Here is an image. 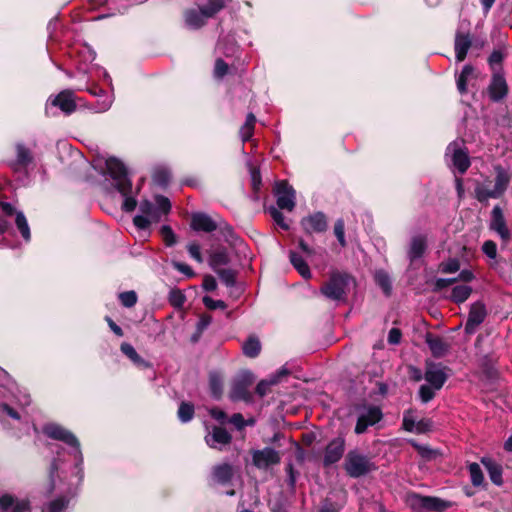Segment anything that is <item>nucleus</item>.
<instances>
[{
  "label": "nucleus",
  "mask_w": 512,
  "mask_h": 512,
  "mask_svg": "<svg viewBox=\"0 0 512 512\" xmlns=\"http://www.w3.org/2000/svg\"><path fill=\"white\" fill-rule=\"evenodd\" d=\"M230 1L231 0L199 1L197 3V8L189 9L185 12V25L192 30L201 28L209 18L214 17Z\"/></svg>",
  "instance_id": "obj_1"
},
{
  "label": "nucleus",
  "mask_w": 512,
  "mask_h": 512,
  "mask_svg": "<svg viewBox=\"0 0 512 512\" xmlns=\"http://www.w3.org/2000/svg\"><path fill=\"white\" fill-rule=\"evenodd\" d=\"M405 503L413 512H444L453 506L451 501L414 491L406 493Z\"/></svg>",
  "instance_id": "obj_2"
},
{
  "label": "nucleus",
  "mask_w": 512,
  "mask_h": 512,
  "mask_svg": "<svg viewBox=\"0 0 512 512\" xmlns=\"http://www.w3.org/2000/svg\"><path fill=\"white\" fill-rule=\"evenodd\" d=\"M106 173L115 181V188L121 195L132 193V181L128 177L125 164L116 157L105 161Z\"/></svg>",
  "instance_id": "obj_3"
},
{
  "label": "nucleus",
  "mask_w": 512,
  "mask_h": 512,
  "mask_svg": "<svg viewBox=\"0 0 512 512\" xmlns=\"http://www.w3.org/2000/svg\"><path fill=\"white\" fill-rule=\"evenodd\" d=\"M76 96L73 90L65 89L57 95L48 97L45 104V113L48 116H56L60 110L65 115H70L76 110Z\"/></svg>",
  "instance_id": "obj_4"
},
{
  "label": "nucleus",
  "mask_w": 512,
  "mask_h": 512,
  "mask_svg": "<svg viewBox=\"0 0 512 512\" xmlns=\"http://www.w3.org/2000/svg\"><path fill=\"white\" fill-rule=\"evenodd\" d=\"M376 469L377 466L357 450H350L345 457L344 470L351 478H360Z\"/></svg>",
  "instance_id": "obj_5"
},
{
  "label": "nucleus",
  "mask_w": 512,
  "mask_h": 512,
  "mask_svg": "<svg viewBox=\"0 0 512 512\" xmlns=\"http://www.w3.org/2000/svg\"><path fill=\"white\" fill-rule=\"evenodd\" d=\"M351 279V276L347 273L333 272L329 280L321 286L320 291L330 300H343L346 297L347 287Z\"/></svg>",
  "instance_id": "obj_6"
},
{
  "label": "nucleus",
  "mask_w": 512,
  "mask_h": 512,
  "mask_svg": "<svg viewBox=\"0 0 512 512\" xmlns=\"http://www.w3.org/2000/svg\"><path fill=\"white\" fill-rule=\"evenodd\" d=\"M255 375L250 370L240 371L234 378L229 392L232 401H252V394L249 391L250 386L255 382Z\"/></svg>",
  "instance_id": "obj_7"
},
{
  "label": "nucleus",
  "mask_w": 512,
  "mask_h": 512,
  "mask_svg": "<svg viewBox=\"0 0 512 512\" xmlns=\"http://www.w3.org/2000/svg\"><path fill=\"white\" fill-rule=\"evenodd\" d=\"M15 159L9 162V167L15 173L27 172L30 165H34L33 151L23 142H17L14 146Z\"/></svg>",
  "instance_id": "obj_8"
},
{
  "label": "nucleus",
  "mask_w": 512,
  "mask_h": 512,
  "mask_svg": "<svg viewBox=\"0 0 512 512\" xmlns=\"http://www.w3.org/2000/svg\"><path fill=\"white\" fill-rule=\"evenodd\" d=\"M42 431L44 435L50 439L61 441L76 449L80 448V442L77 437L71 431L59 424L48 423L43 426Z\"/></svg>",
  "instance_id": "obj_9"
},
{
  "label": "nucleus",
  "mask_w": 512,
  "mask_h": 512,
  "mask_svg": "<svg viewBox=\"0 0 512 512\" xmlns=\"http://www.w3.org/2000/svg\"><path fill=\"white\" fill-rule=\"evenodd\" d=\"M276 203L279 209L292 211L296 205L295 190L287 180L276 182L274 187Z\"/></svg>",
  "instance_id": "obj_10"
},
{
  "label": "nucleus",
  "mask_w": 512,
  "mask_h": 512,
  "mask_svg": "<svg viewBox=\"0 0 512 512\" xmlns=\"http://www.w3.org/2000/svg\"><path fill=\"white\" fill-rule=\"evenodd\" d=\"M345 438L338 436L332 439L324 449V456L322 459V465L324 468H328L333 464L339 462L345 452Z\"/></svg>",
  "instance_id": "obj_11"
},
{
  "label": "nucleus",
  "mask_w": 512,
  "mask_h": 512,
  "mask_svg": "<svg viewBox=\"0 0 512 512\" xmlns=\"http://www.w3.org/2000/svg\"><path fill=\"white\" fill-rule=\"evenodd\" d=\"M251 456L252 464L258 469H267L281 462L280 453L271 447H265L261 450H251Z\"/></svg>",
  "instance_id": "obj_12"
},
{
  "label": "nucleus",
  "mask_w": 512,
  "mask_h": 512,
  "mask_svg": "<svg viewBox=\"0 0 512 512\" xmlns=\"http://www.w3.org/2000/svg\"><path fill=\"white\" fill-rule=\"evenodd\" d=\"M300 225L307 235L324 233L328 229V219L325 213L317 211L303 217L300 221Z\"/></svg>",
  "instance_id": "obj_13"
},
{
  "label": "nucleus",
  "mask_w": 512,
  "mask_h": 512,
  "mask_svg": "<svg viewBox=\"0 0 512 512\" xmlns=\"http://www.w3.org/2000/svg\"><path fill=\"white\" fill-rule=\"evenodd\" d=\"M450 369L446 366H442L441 363H426L425 380L435 389L440 390L448 379L446 373Z\"/></svg>",
  "instance_id": "obj_14"
},
{
  "label": "nucleus",
  "mask_w": 512,
  "mask_h": 512,
  "mask_svg": "<svg viewBox=\"0 0 512 512\" xmlns=\"http://www.w3.org/2000/svg\"><path fill=\"white\" fill-rule=\"evenodd\" d=\"M487 316L486 306L482 301L471 304L464 331L468 335L475 333L477 327L482 324Z\"/></svg>",
  "instance_id": "obj_15"
},
{
  "label": "nucleus",
  "mask_w": 512,
  "mask_h": 512,
  "mask_svg": "<svg viewBox=\"0 0 512 512\" xmlns=\"http://www.w3.org/2000/svg\"><path fill=\"white\" fill-rule=\"evenodd\" d=\"M508 94V84L501 69L494 71L488 86V95L493 102L503 100Z\"/></svg>",
  "instance_id": "obj_16"
},
{
  "label": "nucleus",
  "mask_w": 512,
  "mask_h": 512,
  "mask_svg": "<svg viewBox=\"0 0 512 512\" xmlns=\"http://www.w3.org/2000/svg\"><path fill=\"white\" fill-rule=\"evenodd\" d=\"M382 418L383 413L380 407L369 406L366 413L358 416L354 432L358 435L363 434L369 426L377 424Z\"/></svg>",
  "instance_id": "obj_17"
},
{
  "label": "nucleus",
  "mask_w": 512,
  "mask_h": 512,
  "mask_svg": "<svg viewBox=\"0 0 512 512\" xmlns=\"http://www.w3.org/2000/svg\"><path fill=\"white\" fill-rule=\"evenodd\" d=\"M472 43V36L469 32L462 31L461 28L456 31L454 39V50L457 62H462L465 60L467 53L472 46Z\"/></svg>",
  "instance_id": "obj_18"
},
{
  "label": "nucleus",
  "mask_w": 512,
  "mask_h": 512,
  "mask_svg": "<svg viewBox=\"0 0 512 512\" xmlns=\"http://www.w3.org/2000/svg\"><path fill=\"white\" fill-rule=\"evenodd\" d=\"M490 229L496 231L502 240H509L510 232L506 225L503 210L499 205L494 206L491 211Z\"/></svg>",
  "instance_id": "obj_19"
},
{
  "label": "nucleus",
  "mask_w": 512,
  "mask_h": 512,
  "mask_svg": "<svg viewBox=\"0 0 512 512\" xmlns=\"http://www.w3.org/2000/svg\"><path fill=\"white\" fill-rule=\"evenodd\" d=\"M190 227L197 232L211 233L218 228V223L208 214L203 212L194 213L191 217Z\"/></svg>",
  "instance_id": "obj_20"
},
{
  "label": "nucleus",
  "mask_w": 512,
  "mask_h": 512,
  "mask_svg": "<svg viewBox=\"0 0 512 512\" xmlns=\"http://www.w3.org/2000/svg\"><path fill=\"white\" fill-rule=\"evenodd\" d=\"M425 342L434 358H442L450 350V344L432 332H427L425 334Z\"/></svg>",
  "instance_id": "obj_21"
},
{
  "label": "nucleus",
  "mask_w": 512,
  "mask_h": 512,
  "mask_svg": "<svg viewBox=\"0 0 512 512\" xmlns=\"http://www.w3.org/2000/svg\"><path fill=\"white\" fill-rule=\"evenodd\" d=\"M216 53L220 57L225 56L227 58L235 57L238 55L239 46L236 42L234 34L229 33L220 37L216 45Z\"/></svg>",
  "instance_id": "obj_22"
},
{
  "label": "nucleus",
  "mask_w": 512,
  "mask_h": 512,
  "mask_svg": "<svg viewBox=\"0 0 512 512\" xmlns=\"http://www.w3.org/2000/svg\"><path fill=\"white\" fill-rule=\"evenodd\" d=\"M428 248V240L426 235H416L411 238L409 249L407 251V257L410 263H414L416 260L424 256Z\"/></svg>",
  "instance_id": "obj_23"
},
{
  "label": "nucleus",
  "mask_w": 512,
  "mask_h": 512,
  "mask_svg": "<svg viewBox=\"0 0 512 512\" xmlns=\"http://www.w3.org/2000/svg\"><path fill=\"white\" fill-rule=\"evenodd\" d=\"M234 468L229 463H221L212 467L211 476L215 483L226 486L234 477Z\"/></svg>",
  "instance_id": "obj_24"
},
{
  "label": "nucleus",
  "mask_w": 512,
  "mask_h": 512,
  "mask_svg": "<svg viewBox=\"0 0 512 512\" xmlns=\"http://www.w3.org/2000/svg\"><path fill=\"white\" fill-rule=\"evenodd\" d=\"M481 463L486 469L491 482L496 486H502L504 483L502 465L491 457H483Z\"/></svg>",
  "instance_id": "obj_25"
},
{
  "label": "nucleus",
  "mask_w": 512,
  "mask_h": 512,
  "mask_svg": "<svg viewBox=\"0 0 512 512\" xmlns=\"http://www.w3.org/2000/svg\"><path fill=\"white\" fill-rule=\"evenodd\" d=\"M207 445L211 448H217L216 444L229 445L232 441V435L222 426H214L209 436L205 437Z\"/></svg>",
  "instance_id": "obj_26"
},
{
  "label": "nucleus",
  "mask_w": 512,
  "mask_h": 512,
  "mask_svg": "<svg viewBox=\"0 0 512 512\" xmlns=\"http://www.w3.org/2000/svg\"><path fill=\"white\" fill-rule=\"evenodd\" d=\"M476 77L475 69L472 65L467 64L462 68V71L456 77L457 89L461 94L467 92V85L469 81Z\"/></svg>",
  "instance_id": "obj_27"
},
{
  "label": "nucleus",
  "mask_w": 512,
  "mask_h": 512,
  "mask_svg": "<svg viewBox=\"0 0 512 512\" xmlns=\"http://www.w3.org/2000/svg\"><path fill=\"white\" fill-rule=\"evenodd\" d=\"M289 260L292 266L304 279H310L312 277L310 268L303 257L295 251L289 252Z\"/></svg>",
  "instance_id": "obj_28"
},
{
  "label": "nucleus",
  "mask_w": 512,
  "mask_h": 512,
  "mask_svg": "<svg viewBox=\"0 0 512 512\" xmlns=\"http://www.w3.org/2000/svg\"><path fill=\"white\" fill-rule=\"evenodd\" d=\"M262 346L259 338L251 334L242 344V352L248 358H256L261 352Z\"/></svg>",
  "instance_id": "obj_29"
},
{
  "label": "nucleus",
  "mask_w": 512,
  "mask_h": 512,
  "mask_svg": "<svg viewBox=\"0 0 512 512\" xmlns=\"http://www.w3.org/2000/svg\"><path fill=\"white\" fill-rule=\"evenodd\" d=\"M231 259L226 248H219L209 256V265L213 271L221 269L220 266L228 265Z\"/></svg>",
  "instance_id": "obj_30"
},
{
  "label": "nucleus",
  "mask_w": 512,
  "mask_h": 512,
  "mask_svg": "<svg viewBox=\"0 0 512 512\" xmlns=\"http://www.w3.org/2000/svg\"><path fill=\"white\" fill-rule=\"evenodd\" d=\"M495 170H496V177H495L494 190L499 195V197H501L505 193V191L507 190V188L509 186L510 175L501 166H497L495 168Z\"/></svg>",
  "instance_id": "obj_31"
},
{
  "label": "nucleus",
  "mask_w": 512,
  "mask_h": 512,
  "mask_svg": "<svg viewBox=\"0 0 512 512\" xmlns=\"http://www.w3.org/2000/svg\"><path fill=\"white\" fill-rule=\"evenodd\" d=\"M472 288L467 285H457L453 287L450 296L448 299L455 303V304H461L465 302L471 295Z\"/></svg>",
  "instance_id": "obj_32"
},
{
  "label": "nucleus",
  "mask_w": 512,
  "mask_h": 512,
  "mask_svg": "<svg viewBox=\"0 0 512 512\" xmlns=\"http://www.w3.org/2000/svg\"><path fill=\"white\" fill-rule=\"evenodd\" d=\"M453 165L457 168V170L463 174L470 167V159L466 152L462 149H455L452 155Z\"/></svg>",
  "instance_id": "obj_33"
},
{
  "label": "nucleus",
  "mask_w": 512,
  "mask_h": 512,
  "mask_svg": "<svg viewBox=\"0 0 512 512\" xmlns=\"http://www.w3.org/2000/svg\"><path fill=\"white\" fill-rule=\"evenodd\" d=\"M209 388L211 396L219 400L223 395V380L218 373H211L209 376Z\"/></svg>",
  "instance_id": "obj_34"
},
{
  "label": "nucleus",
  "mask_w": 512,
  "mask_h": 512,
  "mask_svg": "<svg viewBox=\"0 0 512 512\" xmlns=\"http://www.w3.org/2000/svg\"><path fill=\"white\" fill-rule=\"evenodd\" d=\"M220 281L227 287H234L237 280V274L238 272L236 270L230 269V268H222L219 270L214 271Z\"/></svg>",
  "instance_id": "obj_35"
},
{
  "label": "nucleus",
  "mask_w": 512,
  "mask_h": 512,
  "mask_svg": "<svg viewBox=\"0 0 512 512\" xmlns=\"http://www.w3.org/2000/svg\"><path fill=\"white\" fill-rule=\"evenodd\" d=\"M114 101V96L112 93L105 92L103 95L96 99V102L93 105V109L97 113H102L108 111Z\"/></svg>",
  "instance_id": "obj_36"
},
{
  "label": "nucleus",
  "mask_w": 512,
  "mask_h": 512,
  "mask_svg": "<svg viewBox=\"0 0 512 512\" xmlns=\"http://www.w3.org/2000/svg\"><path fill=\"white\" fill-rule=\"evenodd\" d=\"M139 210L144 216L150 217L151 220L158 222L160 220V213L153 205V203L147 199H144L139 204Z\"/></svg>",
  "instance_id": "obj_37"
},
{
  "label": "nucleus",
  "mask_w": 512,
  "mask_h": 512,
  "mask_svg": "<svg viewBox=\"0 0 512 512\" xmlns=\"http://www.w3.org/2000/svg\"><path fill=\"white\" fill-rule=\"evenodd\" d=\"M195 413L194 405L191 402H181L178 408V418L181 422L186 423L193 419Z\"/></svg>",
  "instance_id": "obj_38"
},
{
  "label": "nucleus",
  "mask_w": 512,
  "mask_h": 512,
  "mask_svg": "<svg viewBox=\"0 0 512 512\" xmlns=\"http://www.w3.org/2000/svg\"><path fill=\"white\" fill-rule=\"evenodd\" d=\"M468 470L470 473L471 483L475 487L484 485V475L481 470V467L478 463L473 462L468 465Z\"/></svg>",
  "instance_id": "obj_39"
},
{
  "label": "nucleus",
  "mask_w": 512,
  "mask_h": 512,
  "mask_svg": "<svg viewBox=\"0 0 512 512\" xmlns=\"http://www.w3.org/2000/svg\"><path fill=\"white\" fill-rule=\"evenodd\" d=\"M15 223L23 239L29 241L31 239L30 228L23 212L16 213Z\"/></svg>",
  "instance_id": "obj_40"
},
{
  "label": "nucleus",
  "mask_w": 512,
  "mask_h": 512,
  "mask_svg": "<svg viewBox=\"0 0 512 512\" xmlns=\"http://www.w3.org/2000/svg\"><path fill=\"white\" fill-rule=\"evenodd\" d=\"M412 446L416 449L418 454L426 461L434 460L439 455L437 450L432 449L428 445H421L416 442H413Z\"/></svg>",
  "instance_id": "obj_41"
},
{
  "label": "nucleus",
  "mask_w": 512,
  "mask_h": 512,
  "mask_svg": "<svg viewBox=\"0 0 512 512\" xmlns=\"http://www.w3.org/2000/svg\"><path fill=\"white\" fill-rule=\"evenodd\" d=\"M250 176H251V188L254 193V199H258V193L262 186V177L259 168L255 166L250 167Z\"/></svg>",
  "instance_id": "obj_42"
},
{
  "label": "nucleus",
  "mask_w": 512,
  "mask_h": 512,
  "mask_svg": "<svg viewBox=\"0 0 512 512\" xmlns=\"http://www.w3.org/2000/svg\"><path fill=\"white\" fill-rule=\"evenodd\" d=\"M377 285L382 289L385 295L389 296L392 291V285L389 275L384 271H379L375 275Z\"/></svg>",
  "instance_id": "obj_43"
},
{
  "label": "nucleus",
  "mask_w": 512,
  "mask_h": 512,
  "mask_svg": "<svg viewBox=\"0 0 512 512\" xmlns=\"http://www.w3.org/2000/svg\"><path fill=\"white\" fill-rule=\"evenodd\" d=\"M121 352L127 356L134 364H142L144 362L143 358L137 353L135 348L127 342H124L120 345Z\"/></svg>",
  "instance_id": "obj_44"
},
{
  "label": "nucleus",
  "mask_w": 512,
  "mask_h": 512,
  "mask_svg": "<svg viewBox=\"0 0 512 512\" xmlns=\"http://www.w3.org/2000/svg\"><path fill=\"white\" fill-rule=\"evenodd\" d=\"M217 230H219L221 235L224 237L225 241L228 243L232 244L235 243L236 240H238V237L235 234L233 227L224 221L218 223Z\"/></svg>",
  "instance_id": "obj_45"
},
{
  "label": "nucleus",
  "mask_w": 512,
  "mask_h": 512,
  "mask_svg": "<svg viewBox=\"0 0 512 512\" xmlns=\"http://www.w3.org/2000/svg\"><path fill=\"white\" fill-rule=\"evenodd\" d=\"M281 209L276 208L274 206H270L268 208V213L274 222L283 230L288 231L290 229L289 224L285 221V217L283 213L280 211Z\"/></svg>",
  "instance_id": "obj_46"
},
{
  "label": "nucleus",
  "mask_w": 512,
  "mask_h": 512,
  "mask_svg": "<svg viewBox=\"0 0 512 512\" xmlns=\"http://www.w3.org/2000/svg\"><path fill=\"white\" fill-rule=\"evenodd\" d=\"M168 300L172 307L180 309L186 301V296L181 290L175 288L170 290Z\"/></svg>",
  "instance_id": "obj_47"
},
{
  "label": "nucleus",
  "mask_w": 512,
  "mask_h": 512,
  "mask_svg": "<svg viewBox=\"0 0 512 512\" xmlns=\"http://www.w3.org/2000/svg\"><path fill=\"white\" fill-rule=\"evenodd\" d=\"M153 180L157 185L166 187L171 180V173L166 168H159L153 173Z\"/></svg>",
  "instance_id": "obj_48"
},
{
  "label": "nucleus",
  "mask_w": 512,
  "mask_h": 512,
  "mask_svg": "<svg viewBox=\"0 0 512 512\" xmlns=\"http://www.w3.org/2000/svg\"><path fill=\"white\" fill-rule=\"evenodd\" d=\"M160 234L167 247H172L177 243V236L169 225H163Z\"/></svg>",
  "instance_id": "obj_49"
},
{
  "label": "nucleus",
  "mask_w": 512,
  "mask_h": 512,
  "mask_svg": "<svg viewBox=\"0 0 512 512\" xmlns=\"http://www.w3.org/2000/svg\"><path fill=\"white\" fill-rule=\"evenodd\" d=\"M229 66L228 64L222 59V57L218 56L215 60V65L213 69V76L216 79H223L224 76L228 74Z\"/></svg>",
  "instance_id": "obj_50"
},
{
  "label": "nucleus",
  "mask_w": 512,
  "mask_h": 512,
  "mask_svg": "<svg viewBox=\"0 0 512 512\" xmlns=\"http://www.w3.org/2000/svg\"><path fill=\"white\" fill-rule=\"evenodd\" d=\"M69 504V499L65 496H60L54 500H52L48 504L47 511L48 512H63Z\"/></svg>",
  "instance_id": "obj_51"
},
{
  "label": "nucleus",
  "mask_w": 512,
  "mask_h": 512,
  "mask_svg": "<svg viewBox=\"0 0 512 512\" xmlns=\"http://www.w3.org/2000/svg\"><path fill=\"white\" fill-rule=\"evenodd\" d=\"M78 57L84 64L92 63L96 58V52L88 45H83L78 50Z\"/></svg>",
  "instance_id": "obj_52"
},
{
  "label": "nucleus",
  "mask_w": 512,
  "mask_h": 512,
  "mask_svg": "<svg viewBox=\"0 0 512 512\" xmlns=\"http://www.w3.org/2000/svg\"><path fill=\"white\" fill-rule=\"evenodd\" d=\"M414 411L408 409L403 413L402 428L407 432H414L416 427V419L413 416Z\"/></svg>",
  "instance_id": "obj_53"
},
{
  "label": "nucleus",
  "mask_w": 512,
  "mask_h": 512,
  "mask_svg": "<svg viewBox=\"0 0 512 512\" xmlns=\"http://www.w3.org/2000/svg\"><path fill=\"white\" fill-rule=\"evenodd\" d=\"M334 234L341 245V247H346L347 242L345 239V223L343 219H337L334 224Z\"/></svg>",
  "instance_id": "obj_54"
},
{
  "label": "nucleus",
  "mask_w": 512,
  "mask_h": 512,
  "mask_svg": "<svg viewBox=\"0 0 512 512\" xmlns=\"http://www.w3.org/2000/svg\"><path fill=\"white\" fill-rule=\"evenodd\" d=\"M137 294L135 291H125L119 294L121 304L126 308H131L137 303Z\"/></svg>",
  "instance_id": "obj_55"
},
{
  "label": "nucleus",
  "mask_w": 512,
  "mask_h": 512,
  "mask_svg": "<svg viewBox=\"0 0 512 512\" xmlns=\"http://www.w3.org/2000/svg\"><path fill=\"white\" fill-rule=\"evenodd\" d=\"M481 368H482V371H483L484 375L488 379H495V378H497L498 371L494 367L491 359H489L488 356L484 357V359L482 361V364H481Z\"/></svg>",
  "instance_id": "obj_56"
},
{
  "label": "nucleus",
  "mask_w": 512,
  "mask_h": 512,
  "mask_svg": "<svg viewBox=\"0 0 512 512\" xmlns=\"http://www.w3.org/2000/svg\"><path fill=\"white\" fill-rule=\"evenodd\" d=\"M475 194H476V199L481 203L486 202L489 198H493V199L500 198L499 195L495 192L494 188L486 189V188L478 187L475 190Z\"/></svg>",
  "instance_id": "obj_57"
},
{
  "label": "nucleus",
  "mask_w": 512,
  "mask_h": 512,
  "mask_svg": "<svg viewBox=\"0 0 512 512\" xmlns=\"http://www.w3.org/2000/svg\"><path fill=\"white\" fill-rule=\"evenodd\" d=\"M59 470V460L57 458H53L49 465L48 469V480H49V492L54 491L55 489V477Z\"/></svg>",
  "instance_id": "obj_58"
},
{
  "label": "nucleus",
  "mask_w": 512,
  "mask_h": 512,
  "mask_svg": "<svg viewBox=\"0 0 512 512\" xmlns=\"http://www.w3.org/2000/svg\"><path fill=\"white\" fill-rule=\"evenodd\" d=\"M439 269L442 273H455L460 269V261L457 258H450L447 262H441Z\"/></svg>",
  "instance_id": "obj_59"
},
{
  "label": "nucleus",
  "mask_w": 512,
  "mask_h": 512,
  "mask_svg": "<svg viewBox=\"0 0 512 512\" xmlns=\"http://www.w3.org/2000/svg\"><path fill=\"white\" fill-rule=\"evenodd\" d=\"M155 202L157 204L156 209L159 211L160 214L163 213L167 215L171 211L172 205L170 200L166 196L156 195Z\"/></svg>",
  "instance_id": "obj_60"
},
{
  "label": "nucleus",
  "mask_w": 512,
  "mask_h": 512,
  "mask_svg": "<svg viewBox=\"0 0 512 512\" xmlns=\"http://www.w3.org/2000/svg\"><path fill=\"white\" fill-rule=\"evenodd\" d=\"M456 282H458V278L457 277H453V278H437L435 280V282H434V286H433L432 291L434 293L441 292L444 288H446L448 286H451V285L455 284Z\"/></svg>",
  "instance_id": "obj_61"
},
{
  "label": "nucleus",
  "mask_w": 512,
  "mask_h": 512,
  "mask_svg": "<svg viewBox=\"0 0 512 512\" xmlns=\"http://www.w3.org/2000/svg\"><path fill=\"white\" fill-rule=\"evenodd\" d=\"M212 322V316L207 313H203L200 315L199 320L196 324L197 328V336L201 337L205 329L211 324Z\"/></svg>",
  "instance_id": "obj_62"
},
{
  "label": "nucleus",
  "mask_w": 512,
  "mask_h": 512,
  "mask_svg": "<svg viewBox=\"0 0 512 512\" xmlns=\"http://www.w3.org/2000/svg\"><path fill=\"white\" fill-rule=\"evenodd\" d=\"M419 396L423 403H428L435 397L434 388L431 385H421L419 388Z\"/></svg>",
  "instance_id": "obj_63"
},
{
  "label": "nucleus",
  "mask_w": 512,
  "mask_h": 512,
  "mask_svg": "<svg viewBox=\"0 0 512 512\" xmlns=\"http://www.w3.org/2000/svg\"><path fill=\"white\" fill-rule=\"evenodd\" d=\"M340 510L341 506L338 503L326 498L321 502L318 512H339Z\"/></svg>",
  "instance_id": "obj_64"
}]
</instances>
